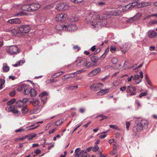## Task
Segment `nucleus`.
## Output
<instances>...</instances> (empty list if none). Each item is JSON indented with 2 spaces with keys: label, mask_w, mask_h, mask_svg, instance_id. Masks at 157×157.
<instances>
[{
  "label": "nucleus",
  "mask_w": 157,
  "mask_h": 157,
  "mask_svg": "<svg viewBox=\"0 0 157 157\" xmlns=\"http://www.w3.org/2000/svg\"><path fill=\"white\" fill-rule=\"evenodd\" d=\"M28 111L27 106H24L22 109V112L23 113H25Z\"/></svg>",
  "instance_id": "a19ab883"
},
{
  "label": "nucleus",
  "mask_w": 157,
  "mask_h": 157,
  "mask_svg": "<svg viewBox=\"0 0 157 157\" xmlns=\"http://www.w3.org/2000/svg\"><path fill=\"white\" fill-rule=\"evenodd\" d=\"M84 60L82 58H80L77 59L76 61L77 64V66H80L83 65Z\"/></svg>",
  "instance_id": "412c9836"
},
{
  "label": "nucleus",
  "mask_w": 157,
  "mask_h": 157,
  "mask_svg": "<svg viewBox=\"0 0 157 157\" xmlns=\"http://www.w3.org/2000/svg\"><path fill=\"white\" fill-rule=\"evenodd\" d=\"M140 125L142 127V128L143 129L144 128H146L148 127V121L146 120L143 119L142 120L140 123Z\"/></svg>",
  "instance_id": "ddd939ff"
},
{
  "label": "nucleus",
  "mask_w": 157,
  "mask_h": 157,
  "mask_svg": "<svg viewBox=\"0 0 157 157\" xmlns=\"http://www.w3.org/2000/svg\"><path fill=\"white\" fill-rule=\"evenodd\" d=\"M78 20V17L74 15L72 16L71 18L69 20V21H67L66 22H71L72 24H74L75 25V24L72 23V22H75L76 21H77ZM76 26V25H75Z\"/></svg>",
  "instance_id": "a211bd4d"
},
{
  "label": "nucleus",
  "mask_w": 157,
  "mask_h": 157,
  "mask_svg": "<svg viewBox=\"0 0 157 157\" xmlns=\"http://www.w3.org/2000/svg\"><path fill=\"white\" fill-rule=\"evenodd\" d=\"M79 148H77L76 149L75 151V152L76 153V154L75 155V157H77L81 153V152L79 151H78L79 149Z\"/></svg>",
  "instance_id": "c03bdc74"
},
{
  "label": "nucleus",
  "mask_w": 157,
  "mask_h": 157,
  "mask_svg": "<svg viewBox=\"0 0 157 157\" xmlns=\"http://www.w3.org/2000/svg\"><path fill=\"white\" fill-rule=\"evenodd\" d=\"M147 92H142L139 95V97L140 98H141L143 96L147 95Z\"/></svg>",
  "instance_id": "09e8293b"
},
{
  "label": "nucleus",
  "mask_w": 157,
  "mask_h": 157,
  "mask_svg": "<svg viewBox=\"0 0 157 157\" xmlns=\"http://www.w3.org/2000/svg\"><path fill=\"white\" fill-rule=\"evenodd\" d=\"M68 8L69 5L67 3H62L58 4L56 8L58 11H63L67 10Z\"/></svg>",
  "instance_id": "1a4fd4ad"
},
{
  "label": "nucleus",
  "mask_w": 157,
  "mask_h": 157,
  "mask_svg": "<svg viewBox=\"0 0 157 157\" xmlns=\"http://www.w3.org/2000/svg\"><path fill=\"white\" fill-rule=\"evenodd\" d=\"M136 89V87L129 86H128L126 92L127 93L131 92L133 91H135Z\"/></svg>",
  "instance_id": "4be33fe9"
},
{
  "label": "nucleus",
  "mask_w": 157,
  "mask_h": 157,
  "mask_svg": "<svg viewBox=\"0 0 157 157\" xmlns=\"http://www.w3.org/2000/svg\"><path fill=\"white\" fill-rule=\"evenodd\" d=\"M133 76L132 75H131V76L128 77L127 78L128 81V82H130L132 79H133Z\"/></svg>",
  "instance_id": "69168bd1"
},
{
  "label": "nucleus",
  "mask_w": 157,
  "mask_h": 157,
  "mask_svg": "<svg viewBox=\"0 0 157 157\" xmlns=\"http://www.w3.org/2000/svg\"><path fill=\"white\" fill-rule=\"evenodd\" d=\"M103 85L101 83H98L97 84H94L91 86L90 87V89L94 91H97L103 88Z\"/></svg>",
  "instance_id": "9d476101"
},
{
  "label": "nucleus",
  "mask_w": 157,
  "mask_h": 157,
  "mask_svg": "<svg viewBox=\"0 0 157 157\" xmlns=\"http://www.w3.org/2000/svg\"><path fill=\"white\" fill-rule=\"evenodd\" d=\"M24 105L23 102L21 100H19L17 101L16 104V106L17 107L21 108Z\"/></svg>",
  "instance_id": "bb28decb"
},
{
  "label": "nucleus",
  "mask_w": 157,
  "mask_h": 157,
  "mask_svg": "<svg viewBox=\"0 0 157 157\" xmlns=\"http://www.w3.org/2000/svg\"><path fill=\"white\" fill-rule=\"evenodd\" d=\"M77 28L74 24L71 22H66L62 25L58 24L55 27V29L57 30H63L69 31H74L77 29Z\"/></svg>",
  "instance_id": "f03ea898"
},
{
  "label": "nucleus",
  "mask_w": 157,
  "mask_h": 157,
  "mask_svg": "<svg viewBox=\"0 0 157 157\" xmlns=\"http://www.w3.org/2000/svg\"><path fill=\"white\" fill-rule=\"evenodd\" d=\"M48 95V93L44 91L40 94V97L41 98V101L43 105H44L47 101V97Z\"/></svg>",
  "instance_id": "9b49d317"
},
{
  "label": "nucleus",
  "mask_w": 157,
  "mask_h": 157,
  "mask_svg": "<svg viewBox=\"0 0 157 157\" xmlns=\"http://www.w3.org/2000/svg\"><path fill=\"white\" fill-rule=\"evenodd\" d=\"M82 124V123H81L80 124L78 125L77 127H76L72 132V133H73L78 128H79Z\"/></svg>",
  "instance_id": "680f3d73"
},
{
  "label": "nucleus",
  "mask_w": 157,
  "mask_h": 157,
  "mask_svg": "<svg viewBox=\"0 0 157 157\" xmlns=\"http://www.w3.org/2000/svg\"><path fill=\"white\" fill-rule=\"evenodd\" d=\"M71 75V73L70 74H69L65 75L62 77V79H64L73 78V76Z\"/></svg>",
  "instance_id": "473e14b6"
},
{
  "label": "nucleus",
  "mask_w": 157,
  "mask_h": 157,
  "mask_svg": "<svg viewBox=\"0 0 157 157\" xmlns=\"http://www.w3.org/2000/svg\"><path fill=\"white\" fill-rule=\"evenodd\" d=\"M112 62L113 63H116L117 61V59L115 58H113L112 60Z\"/></svg>",
  "instance_id": "774afa93"
},
{
  "label": "nucleus",
  "mask_w": 157,
  "mask_h": 157,
  "mask_svg": "<svg viewBox=\"0 0 157 157\" xmlns=\"http://www.w3.org/2000/svg\"><path fill=\"white\" fill-rule=\"evenodd\" d=\"M126 128L127 130H129V126L130 124V122L128 121H126Z\"/></svg>",
  "instance_id": "603ef678"
},
{
  "label": "nucleus",
  "mask_w": 157,
  "mask_h": 157,
  "mask_svg": "<svg viewBox=\"0 0 157 157\" xmlns=\"http://www.w3.org/2000/svg\"><path fill=\"white\" fill-rule=\"evenodd\" d=\"M24 131V129L22 128H20L17 130H16L15 131V132H21Z\"/></svg>",
  "instance_id": "4d7b16f0"
},
{
  "label": "nucleus",
  "mask_w": 157,
  "mask_h": 157,
  "mask_svg": "<svg viewBox=\"0 0 157 157\" xmlns=\"http://www.w3.org/2000/svg\"><path fill=\"white\" fill-rule=\"evenodd\" d=\"M150 4V2H141L140 3H139V4H136V3H132L123 7L122 8V10L123 11H127L132 9V8L135 6H136L138 8H140L148 6Z\"/></svg>",
  "instance_id": "7ed1b4c3"
},
{
  "label": "nucleus",
  "mask_w": 157,
  "mask_h": 157,
  "mask_svg": "<svg viewBox=\"0 0 157 157\" xmlns=\"http://www.w3.org/2000/svg\"><path fill=\"white\" fill-rule=\"evenodd\" d=\"M16 94V92L15 90H13L11 91L10 93V95L11 97H13Z\"/></svg>",
  "instance_id": "6e6d98bb"
},
{
  "label": "nucleus",
  "mask_w": 157,
  "mask_h": 157,
  "mask_svg": "<svg viewBox=\"0 0 157 157\" xmlns=\"http://www.w3.org/2000/svg\"><path fill=\"white\" fill-rule=\"evenodd\" d=\"M13 113L16 114L17 116H18L20 113L19 111L17 110V109H15L12 112Z\"/></svg>",
  "instance_id": "8fccbe9b"
},
{
  "label": "nucleus",
  "mask_w": 157,
  "mask_h": 157,
  "mask_svg": "<svg viewBox=\"0 0 157 157\" xmlns=\"http://www.w3.org/2000/svg\"><path fill=\"white\" fill-rule=\"evenodd\" d=\"M119 82L117 81H115L113 83V85L115 86H117L119 85Z\"/></svg>",
  "instance_id": "5fc2aeb1"
},
{
  "label": "nucleus",
  "mask_w": 157,
  "mask_h": 157,
  "mask_svg": "<svg viewBox=\"0 0 157 157\" xmlns=\"http://www.w3.org/2000/svg\"><path fill=\"white\" fill-rule=\"evenodd\" d=\"M23 94L25 95L29 94L31 97H34L36 95V93L34 89L30 86L26 84L24 89Z\"/></svg>",
  "instance_id": "39448f33"
},
{
  "label": "nucleus",
  "mask_w": 157,
  "mask_h": 157,
  "mask_svg": "<svg viewBox=\"0 0 157 157\" xmlns=\"http://www.w3.org/2000/svg\"><path fill=\"white\" fill-rule=\"evenodd\" d=\"M6 31L7 32L10 33H11V35L13 36L15 35L17 33V31L16 30V29H6Z\"/></svg>",
  "instance_id": "5701e85b"
},
{
  "label": "nucleus",
  "mask_w": 157,
  "mask_h": 157,
  "mask_svg": "<svg viewBox=\"0 0 157 157\" xmlns=\"http://www.w3.org/2000/svg\"><path fill=\"white\" fill-rule=\"evenodd\" d=\"M78 87V86L77 85L75 86H69L68 88L67 89L68 90H74L75 89H77Z\"/></svg>",
  "instance_id": "79ce46f5"
},
{
  "label": "nucleus",
  "mask_w": 157,
  "mask_h": 157,
  "mask_svg": "<svg viewBox=\"0 0 157 157\" xmlns=\"http://www.w3.org/2000/svg\"><path fill=\"white\" fill-rule=\"evenodd\" d=\"M68 19V16L65 13H61L56 15L55 20L56 21L60 22L67 21Z\"/></svg>",
  "instance_id": "0eeeda50"
},
{
  "label": "nucleus",
  "mask_w": 157,
  "mask_h": 157,
  "mask_svg": "<svg viewBox=\"0 0 157 157\" xmlns=\"http://www.w3.org/2000/svg\"><path fill=\"white\" fill-rule=\"evenodd\" d=\"M121 11H118L117 10H116L114 11H112L111 13V14L112 15L115 16L119 15L121 14Z\"/></svg>",
  "instance_id": "393cba45"
},
{
  "label": "nucleus",
  "mask_w": 157,
  "mask_h": 157,
  "mask_svg": "<svg viewBox=\"0 0 157 157\" xmlns=\"http://www.w3.org/2000/svg\"><path fill=\"white\" fill-rule=\"evenodd\" d=\"M56 129V128H54L52 130H50L49 132V134H51L53 133V132H55Z\"/></svg>",
  "instance_id": "338daca9"
},
{
  "label": "nucleus",
  "mask_w": 157,
  "mask_h": 157,
  "mask_svg": "<svg viewBox=\"0 0 157 157\" xmlns=\"http://www.w3.org/2000/svg\"><path fill=\"white\" fill-rule=\"evenodd\" d=\"M8 22L10 24H20L21 21L19 18L10 19L8 21Z\"/></svg>",
  "instance_id": "dca6fc26"
},
{
  "label": "nucleus",
  "mask_w": 157,
  "mask_h": 157,
  "mask_svg": "<svg viewBox=\"0 0 157 157\" xmlns=\"http://www.w3.org/2000/svg\"><path fill=\"white\" fill-rule=\"evenodd\" d=\"M136 21L134 17H131L126 21V22L127 23H134V22Z\"/></svg>",
  "instance_id": "f704fd0d"
},
{
  "label": "nucleus",
  "mask_w": 157,
  "mask_h": 157,
  "mask_svg": "<svg viewBox=\"0 0 157 157\" xmlns=\"http://www.w3.org/2000/svg\"><path fill=\"white\" fill-rule=\"evenodd\" d=\"M26 84H22L19 85L18 87L17 90L18 91H21L22 90H24V89L25 86Z\"/></svg>",
  "instance_id": "cd10ccee"
},
{
  "label": "nucleus",
  "mask_w": 157,
  "mask_h": 157,
  "mask_svg": "<svg viewBox=\"0 0 157 157\" xmlns=\"http://www.w3.org/2000/svg\"><path fill=\"white\" fill-rule=\"evenodd\" d=\"M90 65L91 63L90 62H88L84 60L82 66L84 67H86V68H88Z\"/></svg>",
  "instance_id": "7c9ffc66"
},
{
  "label": "nucleus",
  "mask_w": 157,
  "mask_h": 157,
  "mask_svg": "<svg viewBox=\"0 0 157 157\" xmlns=\"http://www.w3.org/2000/svg\"><path fill=\"white\" fill-rule=\"evenodd\" d=\"M24 63H25V60H21L19 61L17 63H15V64H14L13 65V66L15 67H17L19 66L22 65Z\"/></svg>",
  "instance_id": "2f4dec72"
},
{
  "label": "nucleus",
  "mask_w": 157,
  "mask_h": 157,
  "mask_svg": "<svg viewBox=\"0 0 157 157\" xmlns=\"http://www.w3.org/2000/svg\"><path fill=\"white\" fill-rule=\"evenodd\" d=\"M16 101V99L15 98H13L9 101L7 103V105H10L14 103Z\"/></svg>",
  "instance_id": "4c0bfd02"
},
{
  "label": "nucleus",
  "mask_w": 157,
  "mask_h": 157,
  "mask_svg": "<svg viewBox=\"0 0 157 157\" xmlns=\"http://www.w3.org/2000/svg\"><path fill=\"white\" fill-rule=\"evenodd\" d=\"M116 48L113 46H111L110 48V51L112 53H114L116 51Z\"/></svg>",
  "instance_id": "a18cd8bd"
},
{
  "label": "nucleus",
  "mask_w": 157,
  "mask_h": 157,
  "mask_svg": "<svg viewBox=\"0 0 157 157\" xmlns=\"http://www.w3.org/2000/svg\"><path fill=\"white\" fill-rule=\"evenodd\" d=\"M109 51V49L108 48H107L105 51L104 52L102 55L100 57L99 59H104L106 56L107 54L108 53Z\"/></svg>",
  "instance_id": "a878e982"
},
{
  "label": "nucleus",
  "mask_w": 157,
  "mask_h": 157,
  "mask_svg": "<svg viewBox=\"0 0 157 157\" xmlns=\"http://www.w3.org/2000/svg\"><path fill=\"white\" fill-rule=\"evenodd\" d=\"M152 16H155L156 17H157V13H156L155 14H153L151 15L147 16L144 18V20H145L147 19V18H149V17H152Z\"/></svg>",
  "instance_id": "49530a36"
},
{
  "label": "nucleus",
  "mask_w": 157,
  "mask_h": 157,
  "mask_svg": "<svg viewBox=\"0 0 157 157\" xmlns=\"http://www.w3.org/2000/svg\"><path fill=\"white\" fill-rule=\"evenodd\" d=\"M109 127L110 128L115 129V130H120V128L118 127L116 125H109Z\"/></svg>",
  "instance_id": "58836bf2"
},
{
  "label": "nucleus",
  "mask_w": 157,
  "mask_h": 157,
  "mask_svg": "<svg viewBox=\"0 0 157 157\" xmlns=\"http://www.w3.org/2000/svg\"><path fill=\"white\" fill-rule=\"evenodd\" d=\"M33 153H34L35 154L33 155V157H35L36 155L37 154H39V149L38 148L36 150H35L34 152H32L31 153V154H32Z\"/></svg>",
  "instance_id": "ea45409f"
},
{
  "label": "nucleus",
  "mask_w": 157,
  "mask_h": 157,
  "mask_svg": "<svg viewBox=\"0 0 157 157\" xmlns=\"http://www.w3.org/2000/svg\"><path fill=\"white\" fill-rule=\"evenodd\" d=\"M5 82V81L3 79H0V90L2 89V86Z\"/></svg>",
  "instance_id": "37998d69"
},
{
  "label": "nucleus",
  "mask_w": 157,
  "mask_h": 157,
  "mask_svg": "<svg viewBox=\"0 0 157 157\" xmlns=\"http://www.w3.org/2000/svg\"><path fill=\"white\" fill-rule=\"evenodd\" d=\"M39 7L38 4L33 3L30 4L25 5L22 6L23 10L27 11L33 12L37 10Z\"/></svg>",
  "instance_id": "20e7f679"
},
{
  "label": "nucleus",
  "mask_w": 157,
  "mask_h": 157,
  "mask_svg": "<svg viewBox=\"0 0 157 157\" xmlns=\"http://www.w3.org/2000/svg\"><path fill=\"white\" fill-rule=\"evenodd\" d=\"M143 129L142 127L139 124H137L136 126H134L132 129L133 131L135 132H140Z\"/></svg>",
  "instance_id": "f3484780"
},
{
  "label": "nucleus",
  "mask_w": 157,
  "mask_h": 157,
  "mask_svg": "<svg viewBox=\"0 0 157 157\" xmlns=\"http://www.w3.org/2000/svg\"><path fill=\"white\" fill-rule=\"evenodd\" d=\"M63 121V119H60L57 121L55 122V124L57 126H59L60 125Z\"/></svg>",
  "instance_id": "e433bc0d"
},
{
  "label": "nucleus",
  "mask_w": 157,
  "mask_h": 157,
  "mask_svg": "<svg viewBox=\"0 0 157 157\" xmlns=\"http://www.w3.org/2000/svg\"><path fill=\"white\" fill-rule=\"evenodd\" d=\"M109 17V16L105 14H100L96 12L89 11L86 20L89 23L92 28L96 30L101 25H105L106 24L105 20Z\"/></svg>",
  "instance_id": "f257e3e1"
},
{
  "label": "nucleus",
  "mask_w": 157,
  "mask_h": 157,
  "mask_svg": "<svg viewBox=\"0 0 157 157\" xmlns=\"http://www.w3.org/2000/svg\"><path fill=\"white\" fill-rule=\"evenodd\" d=\"M28 98H24L23 99V100L21 101L23 102V104H24L25 103L27 102L28 101Z\"/></svg>",
  "instance_id": "052dcab7"
},
{
  "label": "nucleus",
  "mask_w": 157,
  "mask_h": 157,
  "mask_svg": "<svg viewBox=\"0 0 157 157\" xmlns=\"http://www.w3.org/2000/svg\"><path fill=\"white\" fill-rule=\"evenodd\" d=\"M16 109L15 108V107L13 106H10L9 109V111H10L11 112H12L14 110H15Z\"/></svg>",
  "instance_id": "3c124183"
},
{
  "label": "nucleus",
  "mask_w": 157,
  "mask_h": 157,
  "mask_svg": "<svg viewBox=\"0 0 157 157\" xmlns=\"http://www.w3.org/2000/svg\"><path fill=\"white\" fill-rule=\"evenodd\" d=\"M3 70L4 72H8L9 70V67L6 64H4L3 67Z\"/></svg>",
  "instance_id": "72a5a7b5"
},
{
  "label": "nucleus",
  "mask_w": 157,
  "mask_h": 157,
  "mask_svg": "<svg viewBox=\"0 0 157 157\" xmlns=\"http://www.w3.org/2000/svg\"><path fill=\"white\" fill-rule=\"evenodd\" d=\"M30 102L32 103L34 106H36L39 104V101L38 99L34 98L33 99L30 101Z\"/></svg>",
  "instance_id": "aec40b11"
},
{
  "label": "nucleus",
  "mask_w": 157,
  "mask_h": 157,
  "mask_svg": "<svg viewBox=\"0 0 157 157\" xmlns=\"http://www.w3.org/2000/svg\"><path fill=\"white\" fill-rule=\"evenodd\" d=\"M148 36L151 38H153L157 36V33L154 30L151 29L148 32Z\"/></svg>",
  "instance_id": "4468645a"
},
{
  "label": "nucleus",
  "mask_w": 157,
  "mask_h": 157,
  "mask_svg": "<svg viewBox=\"0 0 157 157\" xmlns=\"http://www.w3.org/2000/svg\"><path fill=\"white\" fill-rule=\"evenodd\" d=\"M6 52L11 55H13L18 53L20 49L16 45L10 46L6 48Z\"/></svg>",
  "instance_id": "423d86ee"
},
{
  "label": "nucleus",
  "mask_w": 157,
  "mask_h": 157,
  "mask_svg": "<svg viewBox=\"0 0 157 157\" xmlns=\"http://www.w3.org/2000/svg\"><path fill=\"white\" fill-rule=\"evenodd\" d=\"M85 109L84 108H80L79 109L80 112L82 113H84L85 111Z\"/></svg>",
  "instance_id": "e2e57ef3"
},
{
  "label": "nucleus",
  "mask_w": 157,
  "mask_h": 157,
  "mask_svg": "<svg viewBox=\"0 0 157 157\" xmlns=\"http://www.w3.org/2000/svg\"><path fill=\"white\" fill-rule=\"evenodd\" d=\"M142 16V13H139L136 14L133 17H134L135 20L136 21L139 19Z\"/></svg>",
  "instance_id": "c756f323"
},
{
  "label": "nucleus",
  "mask_w": 157,
  "mask_h": 157,
  "mask_svg": "<svg viewBox=\"0 0 157 157\" xmlns=\"http://www.w3.org/2000/svg\"><path fill=\"white\" fill-rule=\"evenodd\" d=\"M31 30V27L28 25H23L18 28L19 31L21 33H29Z\"/></svg>",
  "instance_id": "6e6552de"
},
{
  "label": "nucleus",
  "mask_w": 157,
  "mask_h": 157,
  "mask_svg": "<svg viewBox=\"0 0 157 157\" xmlns=\"http://www.w3.org/2000/svg\"><path fill=\"white\" fill-rule=\"evenodd\" d=\"M101 70V69L100 68H98L89 73L88 74V75L90 77H91L96 75L100 72Z\"/></svg>",
  "instance_id": "2eb2a0df"
},
{
  "label": "nucleus",
  "mask_w": 157,
  "mask_h": 157,
  "mask_svg": "<svg viewBox=\"0 0 157 157\" xmlns=\"http://www.w3.org/2000/svg\"><path fill=\"white\" fill-rule=\"evenodd\" d=\"M131 45L130 44L126 43L124 45L120 47L121 51L123 53H125L127 51L129 48L130 47Z\"/></svg>",
  "instance_id": "f8f14e48"
},
{
  "label": "nucleus",
  "mask_w": 157,
  "mask_h": 157,
  "mask_svg": "<svg viewBox=\"0 0 157 157\" xmlns=\"http://www.w3.org/2000/svg\"><path fill=\"white\" fill-rule=\"evenodd\" d=\"M86 70L84 69H82L73 73H71V75L73 76V77H75L77 76V74L85 72Z\"/></svg>",
  "instance_id": "b1692460"
},
{
  "label": "nucleus",
  "mask_w": 157,
  "mask_h": 157,
  "mask_svg": "<svg viewBox=\"0 0 157 157\" xmlns=\"http://www.w3.org/2000/svg\"><path fill=\"white\" fill-rule=\"evenodd\" d=\"M126 89V87L125 86H123L120 88V90L121 91H123Z\"/></svg>",
  "instance_id": "bf43d9fd"
},
{
  "label": "nucleus",
  "mask_w": 157,
  "mask_h": 157,
  "mask_svg": "<svg viewBox=\"0 0 157 157\" xmlns=\"http://www.w3.org/2000/svg\"><path fill=\"white\" fill-rule=\"evenodd\" d=\"M149 24H157V20H153L149 22Z\"/></svg>",
  "instance_id": "13d9d810"
},
{
  "label": "nucleus",
  "mask_w": 157,
  "mask_h": 157,
  "mask_svg": "<svg viewBox=\"0 0 157 157\" xmlns=\"http://www.w3.org/2000/svg\"><path fill=\"white\" fill-rule=\"evenodd\" d=\"M107 92V90H101L97 93L98 95H102Z\"/></svg>",
  "instance_id": "c85d7f7f"
},
{
  "label": "nucleus",
  "mask_w": 157,
  "mask_h": 157,
  "mask_svg": "<svg viewBox=\"0 0 157 157\" xmlns=\"http://www.w3.org/2000/svg\"><path fill=\"white\" fill-rule=\"evenodd\" d=\"M133 80L135 81L136 83L138 84L142 81V79H140L139 75L136 74L133 77Z\"/></svg>",
  "instance_id": "6ab92c4d"
},
{
  "label": "nucleus",
  "mask_w": 157,
  "mask_h": 157,
  "mask_svg": "<svg viewBox=\"0 0 157 157\" xmlns=\"http://www.w3.org/2000/svg\"><path fill=\"white\" fill-rule=\"evenodd\" d=\"M35 136L31 135L28 136V137H27V140H32L33 138Z\"/></svg>",
  "instance_id": "864d4df0"
},
{
  "label": "nucleus",
  "mask_w": 157,
  "mask_h": 157,
  "mask_svg": "<svg viewBox=\"0 0 157 157\" xmlns=\"http://www.w3.org/2000/svg\"><path fill=\"white\" fill-rule=\"evenodd\" d=\"M98 60V58L96 56H93L91 57V60L93 62L96 63Z\"/></svg>",
  "instance_id": "c9c22d12"
},
{
  "label": "nucleus",
  "mask_w": 157,
  "mask_h": 157,
  "mask_svg": "<svg viewBox=\"0 0 157 157\" xmlns=\"http://www.w3.org/2000/svg\"><path fill=\"white\" fill-rule=\"evenodd\" d=\"M92 151L94 152H95L98 150L99 149V147L96 145L93 148H92Z\"/></svg>",
  "instance_id": "de8ad7c7"
},
{
  "label": "nucleus",
  "mask_w": 157,
  "mask_h": 157,
  "mask_svg": "<svg viewBox=\"0 0 157 157\" xmlns=\"http://www.w3.org/2000/svg\"><path fill=\"white\" fill-rule=\"evenodd\" d=\"M91 122L90 121H89L87 123L85 124L83 126V127L87 128L88 127V126H89V125L91 123Z\"/></svg>",
  "instance_id": "0e129e2a"
}]
</instances>
